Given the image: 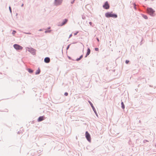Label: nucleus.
Returning <instances> with one entry per match:
<instances>
[{"label": "nucleus", "mask_w": 156, "mask_h": 156, "mask_svg": "<svg viewBox=\"0 0 156 156\" xmlns=\"http://www.w3.org/2000/svg\"><path fill=\"white\" fill-rule=\"evenodd\" d=\"M74 1L75 0H73V1L71 2V3L72 4H73L74 2Z\"/></svg>", "instance_id": "nucleus-31"}, {"label": "nucleus", "mask_w": 156, "mask_h": 156, "mask_svg": "<svg viewBox=\"0 0 156 156\" xmlns=\"http://www.w3.org/2000/svg\"><path fill=\"white\" fill-rule=\"evenodd\" d=\"M89 103L90 105V106H91L92 108L93 109V110L94 111V112L95 113V114L96 115L98 116V114H97V113L96 112V110L95 109V108H94V106L93 104L92 103L90 102V101H89Z\"/></svg>", "instance_id": "nucleus-8"}, {"label": "nucleus", "mask_w": 156, "mask_h": 156, "mask_svg": "<svg viewBox=\"0 0 156 156\" xmlns=\"http://www.w3.org/2000/svg\"><path fill=\"white\" fill-rule=\"evenodd\" d=\"M23 5V4H22L21 5V6L22 7Z\"/></svg>", "instance_id": "nucleus-36"}, {"label": "nucleus", "mask_w": 156, "mask_h": 156, "mask_svg": "<svg viewBox=\"0 0 156 156\" xmlns=\"http://www.w3.org/2000/svg\"><path fill=\"white\" fill-rule=\"evenodd\" d=\"M105 16L107 18L113 17L116 18L117 17V15L115 14H113L112 12H107L105 13Z\"/></svg>", "instance_id": "nucleus-1"}, {"label": "nucleus", "mask_w": 156, "mask_h": 156, "mask_svg": "<svg viewBox=\"0 0 156 156\" xmlns=\"http://www.w3.org/2000/svg\"><path fill=\"white\" fill-rule=\"evenodd\" d=\"M64 95L66 96H67L68 95V93L67 92H65L64 94Z\"/></svg>", "instance_id": "nucleus-22"}, {"label": "nucleus", "mask_w": 156, "mask_h": 156, "mask_svg": "<svg viewBox=\"0 0 156 156\" xmlns=\"http://www.w3.org/2000/svg\"><path fill=\"white\" fill-rule=\"evenodd\" d=\"M9 11H10V12L11 13H12V10H11V7L10 6H9Z\"/></svg>", "instance_id": "nucleus-18"}, {"label": "nucleus", "mask_w": 156, "mask_h": 156, "mask_svg": "<svg viewBox=\"0 0 156 156\" xmlns=\"http://www.w3.org/2000/svg\"><path fill=\"white\" fill-rule=\"evenodd\" d=\"M16 31L15 30H13L12 32V34L13 35L15 34L16 33Z\"/></svg>", "instance_id": "nucleus-19"}, {"label": "nucleus", "mask_w": 156, "mask_h": 156, "mask_svg": "<svg viewBox=\"0 0 156 156\" xmlns=\"http://www.w3.org/2000/svg\"><path fill=\"white\" fill-rule=\"evenodd\" d=\"M97 41H98V42H99V39H98V38H97Z\"/></svg>", "instance_id": "nucleus-34"}, {"label": "nucleus", "mask_w": 156, "mask_h": 156, "mask_svg": "<svg viewBox=\"0 0 156 156\" xmlns=\"http://www.w3.org/2000/svg\"><path fill=\"white\" fill-rule=\"evenodd\" d=\"M28 51L33 55H35L36 54V50L32 48H28Z\"/></svg>", "instance_id": "nucleus-4"}, {"label": "nucleus", "mask_w": 156, "mask_h": 156, "mask_svg": "<svg viewBox=\"0 0 156 156\" xmlns=\"http://www.w3.org/2000/svg\"><path fill=\"white\" fill-rule=\"evenodd\" d=\"M147 11L148 14L151 16H154V12H155L154 10L152 8H147Z\"/></svg>", "instance_id": "nucleus-2"}, {"label": "nucleus", "mask_w": 156, "mask_h": 156, "mask_svg": "<svg viewBox=\"0 0 156 156\" xmlns=\"http://www.w3.org/2000/svg\"><path fill=\"white\" fill-rule=\"evenodd\" d=\"M95 50L96 51H98L99 50V49L98 48H95Z\"/></svg>", "instance_id": "nucleus-23"}, {"label": "nucleus", "mask_w": 156, "mask_h": 156, "mask_svg": "<svg viewBox=\"0 0 156 156\" xmlns=\"http://www.w3.org/2000/svg\"><path fill=\"white\" fill-rule=\"evenodd\" d=\"M129 62V61L128 60H126L125 61V63L127 64H128Z\"/></svg>", "instance_id": "nucleus-20"}, {"label": "nucleus", "mask_w": 156, "mask_h": 156, "mask_svg": "<svg viewBox=\"0 0 156 156\" xmlns=\"http://www.w3.org/2000/svg\"><path fill=\"white\" fill-rule=\"evenodd\" d=\"M70 44H69V45L67 46V47L66 48V50H68L69 49V46H70Z\"/></svg>", "instance_id": "nucleus-21"}, {"label": "nucleus", "mask_w": 156, "mask_h": 156, "mask_svg": "<svg viewBox=\"0 0 156 156\" xmlns=\"http://www.w3.org/2000/svg\"><path fill=\"white\" fill-rule=\"evenodd\" d=\"M82 18L83 20L85 19H86L85 16L84 15H82Z\"/></svg>", "instance_id": "nucleus-17"}, {"label": "nucleus", "mask_w": 156, "mask_h": 156, "mask_svg": "<svg viewBox=\"0 0 156 156\" xmlns=\"http://www.w3.org/2000/svg\"><path fill=\"white\" fill-rule=\"evenodd\" d=\"M80 59H81L80 58H79L76 59V61H78L80 60Z\"/></svg>", "instance_id": "nucleus-25"}, {"label": "nucleus", "mask_w": 156, "mask_h": 156, "mask_svg": "<svg viewBox=\"0 0 156 156\" xmlns=\"http://www.w3.org/2000/svg\"><path fill=\"white\" fill-rule=\"evenodd\" d=\"M141 122V121H140H140H139V122L140 123Z\"/></svg>", "instance_id": "nucleus-38"}, {"label": "nucleus", "mask_w": 156, "mask_h": 156, "mask_svg": "<svg viewBox=\"0 0 156 156\" xmlns=\"http://www.w3.org/2000/svg\"><path fill=\"white\" fill-rule=\"evenodd\" d=\"M69 59L70 58V57H69Z\"/></svg>", "instance_id": "nucleus-39"}, {"label": "nucleus", "mask_w": 156, "mask_h": 156, "mask_svg": "<svg viewBox=\"0 0 156 156\" xmlns=\"http://www.w3.org/2000/svg\"><path fill=\"white\" fill-rule=\"evenodd\" d=\"M134 8L135 9H136V5L135 4H134Z\"/></svg>", "instance_id": "nucleus-33"}, {"label": "nucleus", "mask_w": 156, "mask_h": 156, "mask_svg": "<svg viewBox=\"0 0 156 156\" xmlns=\"http://www.w3.org/2000/svg\"><path fill=\"white\" fill-rule=\"evenodd\" d=\"M14 48L17 50H22L23 47L19 44H15L13 45Z\"/></svg>", "instance_id": "nucleus-5"}, {"label": "nucleus", "mask_w": 156, "mask_h": 156, "mask_svg": "<svg viewBox=\"0 0 156 156\" xmlns=\"http://www.w3.org/2000/svg\"><path fill=\"white\" fill-rule=\"evenodd\" d=\"M27 70L28 72L30 73H32L33 72V70H32L30 69H28Z\"/></svg>", "instance_id": "nucleus-15"}, {"label": "nucleus", "mask_w": 156, "mask_h": 156, "mask_svg": "<svg viewBox=\"0 0 156 156\" xmlns=\"http://www.w3.org/2000/svg\"><path fill=\"white\" fill-rule=\"evenodd\" d=\"M89 23V24L91 26L92 25V23L91 22H90Z\"/></svg>", "instance_id": "nucleus-32"}, {"label": "nucleus", "mask_w": 156, "mask_h": 156, "mask_svg": "<svg viewBox=\"0 0 156 156\" xmlns=\"http://www.w3.org/2000/svg\"><path fill=\"white\" fill-rule=\"evenodd\" d=\"M63 0H55L54 4L55 6H58L61 5Z\"/></svg>", "instance_id": "nucleus-3"}, {"label": "nucleus", "mask_w": 156, "mask_h": 156, "mask_svg": "<svg viewBox=\"0 0 156 156\" xmlns=\"http://www.w3.org/2000/svg\"><path fill=\"white\" fill-rule=\"evenodd\" d=\"M48 32V30H46V31H45V33H47Z\"/></svg>", "instance_id": "nucleus-35"}, {"label": "nucleus", "mask_w": 156, "mask_h": 156, "mask_svg": "<svg viewBox=\"0 0 156 156\" xmlns=\"http://www.w3.org/2000/svg\"><path fill=\"white\" fill-rule=\"evenodd\" d=\"M142 17L145 19H148V17L147 16L144 14H142Z\"/></svg>", "instance_id": "nucleus-16"}, {"label": "nucleus", "mask_w": 156, "mask_h": 156, "mask_svg": "<svg viewBox=\"0 0 156 156\" xmlns=\"http://www.w3.org/2000/svg\"><path fill=\"white\" fill-rule=\"evenodd\" d=\"M41 30H42V29H40V30H39V31H41Z\"/></svg>", "instance_id": "nucleus-37"}, {"label": "nucleus", "mask_w": 156, "mask_h": 156, "mask_svg": "<svg viewBox=\"0 0 156 156\" xmlns=\"http://www.w3.org/2000/svg\"><path fill=\"white\" fill-rule=\"evenodd\" d=\"M121 104L122 105L121 107H122V108L123 109H124L125 108V105L124 104L123 102L122 101Z\"/></svg>", "instance_id": "nucleus-14"}, {"label": "nucleus", "mask_w": 156, "mask_h": 156, "mask_svg": "<svg viewBox=\"0 0 156 156\" xmlns=\"http://www.w3.org/2000/svg\"><path fill=\"white\" fill-rule=\"evenodd\" d=\"M44 119V116H40L39 117L38 119V122H40L42 120H43Z\"/></svg>", "instance_id": "nucleus-12"}, {"label": "nucleus", "mask_w": 156, "mask_h": 156, "mask_svg": "<svg viewBox=\"0 0 156 156\" xmlns=\"http://www.w3.org/2000/svg\"><path fill=\"white\" fill-rule=\"evenodd\" d=\"M85 136L87 140L90 142V134L87 131H86L85 133Z\"/></svg>", "instance_id": "nucleus-6"}, {"label": "nucleus", "mask_w": 156, "mask_h": 156, "mask_svg": "<svg viewBox=\"0 0 156 156\" xmlns=\"http://www.w3.org/2000/svg\"><path fill=\"white\" fill-rule=\"evenodd\" d=\"M72 34H70L69 35V38L70 37H72Z\"/></svg>", "instance_id": "nucleus-30"}, {"label": "nucleus", "mask_w": 156, "mask_h": 156, "mask_svg": "<svg viewBox=\"0 0 156 156\" xmlns=\"http://www.w3.org/2000/svg\"><path fill=\"white\" fill-rule=\"evenodd\" d=\"M50 61V58H49L47 57L44 59V62L46 63H48Z\"/></svg>", "instance_id": "nucleus-10"}, {"label": "nucleus", "mask_w": 156, "mask_h": 156, "mask_svg": "<svg viewBox=\"0 0 156 156\" xmlns=\"http://www.w3.org/2000/svg\"><path fill=\"white\" fill-rule=\"evenodd\" d=\"M103 7L106 9H109V5L107 2H105V4L103 5Z\"/></svg>", "instance_id": "nucleus-7"}, {"label": "nucleus", "mask_w": 156, "mask_h": 156, "mask_svg": "<svg viewBox=\"0 0 156 156\" xmlns=\"http://www.w3.org/2000/svg\"><path fill=\"white\" fill-rule=\"evenodd\" d=\"M90 48H88L87 50V54H86V55L85 56V57H87V56H88L90 53Z\"/></svg>", "instance_id": "nucleus-11"}, {"label": "nucleus", "mask_w": 156, "mask_h": 156, "mask_svg": "<svg viewBox=\"0 0 156 156\" xmlns=\"http://www.w3.org/2000/svg\"><path fill=\"white\" fill-rule=\"evenodd\" d=\"M68 21V20L67 19H65L62 21V23L60 25V26H62L64 25H65Z\"/></svg>", "instance_id": "nucleus-9"}, {"label": "nucleus", "mask_w": 156, "mask_h": 156, "mask_svg": "<svg viewBox=\"0 0 156 156\" xmlns=\"http://www.w3.org/2000/svg\"><path fill=\"white\" fill-rule=\"evenodd\" d=\"M83 55H82L80 56V57L79 58L81 59L83 58Z\"/></svg>", "instance_id": "nucleus-29"}, {"label": "nucleus", "mask_w": 156, "mask_h": 156, "mask_svg": "<svg viewBox=\"0 0 156 156\" xmlns=\"http://www.w3.org/2000/svg\"><path fill=\"white\" fill-rule=\"evenodd\" d=\"M146 142H148V141L147 140H144L143 142L144 143H146Z\"/></svg>", "instance_id": "nucleus-27"}, {"label": "nucleus", "mask_w": 156, "mask_h": 156, "mask_svg": "<svg viewBox=\"0 0 156 156\" xmlns=\"http://www.w3.org/2000/svg\"><path fill=\"white\" fill-rule=\"evenodd\" d=\"M80 59H81L80 58H79L76 59V61H78L80 60Z\"/></svg>", "instance_id": "nucleus-24"}, {"label": "nucleus", "mask_w": 156, "mask_h": 156, "mask_svg": "<svg viewBox=\"0 0 156 156\" xmlns=\"http://www.w3.org/2000/svg\"><path fill=\"white\" fill-rule=\"evenodd\" d=\"M78 33V31H77V32H76V33H74V36L76 35Z\"/></svg>", "instance_id": "nucleus-26"}, {"label": "nucleus", "mask_w": 156, "mask_h": 156, "mask_svg": "<svg viewBox=\"0 0 156 156\" xmlns=\"http://www.w3.org/2000/svg\"><path fill=\"white\" fill-rule=\"evenodd\" d=\"M25 33V34H31V33H30V32H28V33Z\"/></svg>", "instance_id": "nucleus-28"}, {"label": "nucleus", "mask_w": 156, "mask_h": 156, "mask_svg": "<svg viewBox=\"0 0 156 156\" xmlns=\"http://www.w3.org/2000/svg\"><path fill=\"white\" fill-rule=\"evenodd\" d=\"M40 72V70L39 69H38L36 71L35 74L36 75H38L39 74Z\"/></svg>", "instance_id": "nucleus-13"}]
</instances>
